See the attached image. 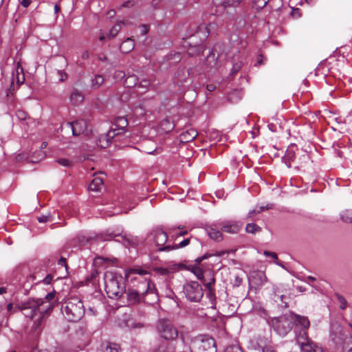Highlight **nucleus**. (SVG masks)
<instances>
[{
	"instance_id": "nucleus-1",
	"label": "nucleus",
	"mask_w": 352,
	"mask_h": 352,
	"mask_svg": "<svg viewBox=\"0 0 352 352\" xmlns=\"http://www.w3.org/2000/svg\"><path fill=\"white\" fill-rule=\"evenodd\" d=\"M126 276L130 278L133 287L124 292L129 305L141 302L152 305L158 301L157 291L155 284L151 282V274L148 270L134 267L127 271Z\"/></svg>"
},
{
	"instance_id": "nucleus-2",
	"label": "nucleus",
	"mask_w": 352,
	"mask_h": 352,
	"mask_svg": "<svg viewBox=\"0 0 352 352\" xmlns=\"http://www.w3.org/2000/svg\"><path fill=\"white\" fill-rule=\"evenodd\" d=\"M8 312L21 311L25 318L33 320L36 316L38 323L44 317L52 311V305L50 303L45 304L43 300L28 298V300L16 304L15 307L12 302L7 305Z\"/></svg>"
},
{
	"instance_id": "nucleus-3",
	"label": "nucleus",
	"mask_w": 352,
	"mask_h": 352,
	"mask_svg": "<svg viewBox=\"0 0 352 352\" xmlns=\"http://www.w3.org/2000/svg\"><path fill=\"white\" fill-rule=\"evenodd\" d=\"M61 311L68 321L76 322L83 317L85 307L80 298L72 297L67 299L62 303Z\"/></svg>"
},
{
	"instance_id": "nucleus-4",
	"label": "nucleus",
	"mask_w": 352,
	"mask_h": 352,
	"mask_svg": "<svg viewBox=\"0 0 352 352\" xmlns=\"http://www.w3.org/2000/svg\"><path fill=\"white\" fill-rule=\"evenodd\" d=\"M105 291L110 298H118L126 292L125 283L121 276H118L111 272H107L104 275Z\"/></svg>"
},
{
	"instance_id": "nucleus-5",
	"label": "nucleus",
	"mask_w": 352,
	"mask_h": 352,
	"mask_svg": "<svg viewBox=\"0 0 352 352\" xmlns=\"http://www.w3.org/2000/svg\"><path fill=\"white\" fill-rule=\"evenodd\" d=\"M128 124V120L125 117H117L113 123L114 127L111 128L107 134L99 138L100 145L103 148L107 147L113 140L116 141V138L126 132Z\"/></svg>"
},
{
	"instance_id": "nucleus-6",
	"label": "nucleus",
	"mask_w": 352,
	"mask_h": 352,
	"mask_svg": "<svg viewBox=\"0 0 352 352\" xmlns=\"http://www.w3.org/2000/svg\"><path fill=\"white\" fill-rule=\"evenodd\" d=\"M293 313L285 314L270 319L269 324L280 336L285 337L290 332L295 324Z\"/></svg>"
},
{
	"instance_id": "nucleus-7",
	"label": "nucleus",
	"mask_w": 352,
	"mask_h": 352,
	"mask_svg": "<svg viewBox=\"0 0 352 352\" xmlns=\"http://www.w3.org/2000/svg\"><path fill=\"white\" fill-rule=\"evenodd\" d=\"M159 336L166 341H174L179 335L177 328L167 318L159 319L155 325Z\"/></svg>"
},
{
	"instance_id": "nucleus-8",
	"label": "nucleus",
	"mask_w": 352,
	"mask_h": 352,
	"mask_svg": "<svg viewBox=\"0 0 352 352\" xmlns=\"http://www.w3.org/2000/svg\"><path fill=\"white\" fill-rule=\"evenodd\" d=\"M191 352H216L213 338L206 335H199L193 338L190 344Z\"/></svg>"
},
{
	"instance_id": "nucleus-9",
	"label": "nucleus",
	"mask_w": 352,
	"mask_h": 352,
	"mask_svg": "<svg viewBox=\"0 0 352 352\" xmlns=\"http://www.w3.org/2000/svg\"><path fill=\"white\" fill-rule=\"evenodd\" d=\"M296 339L302 352H323L322 348L309 339L305 331L296 334Z\"/></svg>"
},
{
	"instance_id": "nucleus-10",
	"label": "nucleus",
	"mask_w": 352,
	"mask_h": 352,
	"mask_svg": "<svg viewBox=\"0 0 352 352\" xmlns=\"http://www.w3.org/2000/svg\"><path fill=\"white\" fill-rule=\"evenodd\" d=\"M184 293L186 297L192 302H199L204 295L201 285L196 281L184 285Z\"/></svg>"
},
{
	"instance_id": "nucleus-11",
	"label": "nucleus",
	"mask_w": 352,
	"mask_h": 352,
	"mask_svg": "<svg viewBox=\"0 0 352 352\" xmlns=\"http://www.w3.org/2000/svg\"><path fill=\"white\" fill-rule=\"evenodd\" d=\"M218 226L221 228L223 232L230 234L238 233L241 228V226L234 221H221L218 223Z\"/></svg>"
},
{
	"instance_id": "nucleus-12",
	"label": "nucleus",
	"mask_w": 352,
	"mask_h": 352,
	"mask_svg": "<svg viewBox=\"0 0 352 352\" xmlns=\"http://www.w3.org/2000/svg\"><path fill=\"white\" fill-rule=\"evenodd\" d=\"M152 234L154 242L156 246L158 247V250L162 251L160 248L166 246L165 244L168 240L167 234L162 229L157 228L153 231Z\"/></svg>"
},
{
	"instance_id": "nucleus-13",
	"label": "nucleus",
	"mask_w": 352,
	"mask_h": 352,
	"mask_svg": "<svg viewBox=\"0 0 352 352\" xmlns=\"http://www.w3.org/2000/svg\"><path fill=\"white\" fill-rule=\"evenodd\" d=\"M65 127L72 131L74 136H78L86 129V122L85 120H77L73 122H67Z\"/></svg>"
},
{
	"instance_id": "nucleus-14",
	"label": "nucleus",
	"mask_w": 352,
	"mask_h": 352,
	"mask_svg": "<svg viewBox=\"0 0 352 352\" xmlns=\"http://www.w3.org/2000/svg\"><path fill=\"white\" fill-rule=\"evenodd\" d=\"M296 151H298L296 145H291L286 150L283 159L289 168L292 166V163L296 160Z\"/></svg>"
},
{
	"instance_id": "nucleus-15",
	"label": "nucleus",
	"mask_w": 352,
	"mask_h": 352,
	"mask_svg": "<svg viewBox=\"0 0 352 352\" xmlns=\"http://www.w3.org/2000/svg\"><path fill=\"white\" fill-rule=\"evenodd\" d=\"M214 226H217L216 224H213L211 226L208 227L206 229L207 234L209 237L214 241H221L223 240V235L217 228H214Z\"/></svg>"
},
{
	"instance_id": "nucleus-16",
	"label": "nucleus",
	"mask_w": 352,
	"mask_h": 352,
	"mask_svg": "<svg viewBox=\"0 0 352 352\" xmlns=\"http://www.w3.org/2000/svg\"><path fill=\"white\" fill-rule=\"evenodd\" d=\"M198 135V132L192 128L186 129L180 135V140L182 142H188L192 141Z\"/></svg>"
},
{
	"instance_id": "nucleus-17",
	"label": "nucleus",
	"mask_w": 352,
	"mask_h": 352,
	"mask_svg": "<svg viewBox=\"0 0 352 352\" xmlns=\"http://www.w3.org/2000/svg\"><path fill=\"white\" fill-rule=\"evenodd\" d=\"M241 3V0H222L219 8H222L223 12L229 13L230 8H236Z\"/></svg>"
},
{
	"instance_id": "nucleus-18",
	"label": "nucleus",
	"mask_w": 352,
	"mask_h": 352,
	"mask_svg": "<svg viewBox=\"0 0 352 352\" xmlns=\"http://www.w3.org/2000/svg\"><path fill=\"white\" fill-rule=\"evenodd\" d=\"M295 316V324L296 326L300 325L302 327V330L300 332H303L304 331L307 332V329L310 326V322L309 319L305 316H301L297 314H294Z\"/></svg>"
},
{
	"instance_id": "nucleus-19",
	"label": "nucleus",
	"mask_w": 352,
	"mask_h": 352,
	"mask_svg": "<svg viewBox=\"0 0 352 352\" xmlns=\"http://www.w3.org/2000/svg\"><path fill=\"white\" fill-rule=\"evenodd\" d=\"M175 128V124L173 122L168 118L162 120L160 124L159 129L162 132L168 133L173 131Z\"/></svg>"
},
{
	"instance_id": "nucleus-20",
	"label": "nucleus",
	"mask_w": 352,
	"mask_h": 352,
	"mask_svg": "<svg viewBox=\"0 0 352 352\" xmlns=\"http://www.w3.org/2000/svg\"><path fill=\"white\" fill-rule=\"evenodd\" d=\"M188 44L189 45V48L187 52L190 56H192L197 55L203 51V47L201 46V40L195 43L189 41L188 42Z\"/></svg>"
},
{
	"instance_id": "nucleus-21",
	"label": "nucleus",
	"mask_w": 352,
	"mask_h": 352,
	"mask_svg": "<svg viewBox=\"0 0 352 352\" xmlns=\"http://www.w3.org/2000/svg\"><path fill=\"white\" fill-rule=\"evenodd\" d=\"M252 281L257 286H262L267 282V277L263 271H257L252 276Z\"/></svg>"
},
{
	"instance_id": "nucleus-22",
	"label": "nucleus",
	"mask_w": 352,
	"mask_h": 352,
	"mask_svg": "<svg viewBox=\"0 0 352 352\" xmlns=\"http://www.w3.org/2000/svg\"><path fill=\"white\" fill-rule=\"evenodd\" d=\"M69 100L74 105H79L82 102L84 96L79 90L74 89L70 94Z\"/></svg>"
},
{
	"instance_id": "nucleus-23",
	"label": "nucleus",
	"mask_w": 352,
	"mask_h": 352,
	"mask_svg": "<svg viewBox=\"0 0 352 352\" xmlns=\"http://www.w3.org/2000/svg\"><path fill=\"white\" fill-rule=\"evenodd\" d=\"M135 47L134 41L131 38H127L120 46V50L122 53L127 54L132 51Z\"/></svg>"
},
{
	"instance_id": "nucleus-24",
	"label": "nucleus",
	"mask_w": 352,
	"mask_h": 352,
	"mask_svg": "<svg viewBox=\"0 0 352 352\" xmlns=\"http://www.w3.org/2000/svg\"><path fill=\"white\" fill-rule=\"evenodd\" d=\"M103 181L99 177H96L92 179L89 185V189L91 191H99L103 187Z\"/></svg>"
},
{
	"instance_id": "nucleus-25",
	"label": "nucleus",
	"mask_w": 352,
	"mask_h": 352,
	"mask_svg": "<svg viewBox=\"0 0 352 352\" xmlns=\"http://www.w3.org/2000/svg\"><path fill=\"white\" fill-rule=\"evenodd\" d=\"M190 243V239H186L181 241L179 243L175 245L174 246L168 245L160 248L161 250L170 251L175 249L182 248L186 247Z\"/></svg>"
},
{
	"instance_id": "nucleus-26",
	"label": "nucleus",
	"mask_w": 352,
	"mask_h": 352,
	"mask_svg": "<svg viewBox=\"0 0 352 352\" xmlns=\"http://www.w3.org/2000/svg\"><path fill=\"white\" fill-rule=\"evenodd\" d=\"M340 219L344 223H352V210H345L340 214Z\"/></svg>"
},
{
	"instance_id": "nucleus-27",
	"label": "nucleus",
	"mask_w": 352,
	"mask_h": 352,
	"mask_svg": "<svg viewBox=\"0 0 352 352\" xmlns=\"http://www.w3.org/2000/svg\"><path fill=\"white\" fill-rule=\"evenodd\" d=\"M104 77L101 75H96L91 80V87L94 89H98L104 82Z\"/></svg>"
},
{
	"instance_id": "nucleus-28",
	"label": "nucleus",
	"mask_w": 352,
	"mask_h": 352,
	"mask_svg": "<svg viewBox=\"0 0 352 352\" xmlns=\"http://www.w3.org/2000/svg\"><path fill=\"white\" fill-rule=\"evenodd\" d=\"M217 46H218V45H215L214 46L212 51L210 52V54L206 58V62L210 67H214L216 65L215 54L214 52L217 50Z\"/></svg>"
},
{
	"instance_id": "nucleus-29",
	"label": "nucleus",
	"mask_w": 352,
	"mask_h": 352,
	"mask_svg": "<svg viewBox=\"0 0 352 352\" xmlns=\"http://www.w3.org/2000/svg\"><path fill=\"white\" fill-rule=\"evenodd\" d=\"M124 24V22L120 21L118 23H117L116 25H114L109 31L108 36L109 38H113L115 37L117 34L119 32V31L121 30V25Z\"/></svg>"
},
{
	"instance_id": "nucleus-30",
	"label": "nucleus",
	"mask_w": 352,
	"mask_h": 352,
	"mask_svg": "<svg viewBox=\"0 0 352 352\" xmlns=\"http://www.w3.org/2000/svg\"><path fill=\"white\" fill-rule=\"evenodd\" d=\"M335 297L336 298L338 302L340 303L339 307L342 310L345 309L348 305L347 301L345 299V298L338 293L335 294Z\"/></svg>"
},
{
	"instance_id": "nucleus-31",
	"label": "nucleus",
	"mask_w": 352,
	"mask_h": 352,
	"mask_svg": "<svg viewBox=\"0 0 352 352\" xmlns=\"http://www.w3.org/2000/svg\"><path fill=\"white\" fill-rule=\"evenodd\" d=\"M245 230L248 233L254 234L256 232H260L261 230V227H259L256 223H248L245 227Z\"/></svg>"
},
{
	"instance_id": "nucleus-32",
	"label": "nucleus",
	"mask_w": 352,
	"mask_h": 352,
	"mask_svg": "<svg viewBox=\"0 0 352 352\" xmlns=\"http://www.w3.org/2000/svg\"><path fill=\"white\" fill-rule=\"evenodd\" d=\"M121 347L116 343H108L104 352H120Z\"/></svg>"
},
{
	"instance_id": "nucleus-33",
	"label": "nucleus",
	"mask_w": 352,
	"mask_h": 352,
	"mask_svg": "<svg viewBox=\"0 0 352 352\" xmlns=\"http://www.w3.org/2000/svg\"><path fill=\"white\" fill-rule=\"evenodd\" d=\"M56 295V292L54 290L52 292L48 293L44 298H41V300H43L45 304L50 303L52 305V309L54 307V303L52 302V300L54 299Z\"/></svg>"
},
{
	"instance_id": "nucleus-34",
	"label": "nucleus",
	"mask_w": 352,
	"mask_h": 352,
	"mask_svg": "<svg viewBox=\"0 0 352 352\" xmlns=\"http://www.w3.org/2000/svg\"><path fill=\"white\" fill-rule=\"evenodd\" d=\"M167 349L168 344L164 342H161L151 350V352H167Z\"/></svg>"
},
{
	"instance_id": "nucleus-35",
	"label": "nucleus",
	"mask_w": 352,
	"mask_h": 352,
	"mask_svg": "<svg viewBox=\"0 0 352 352\" xmlns=\"http://www.w3.org/2000/svg\"><path fill=\"white\" fill-rule=\"evenodd\" d=\"M269 0H254L253 7L256 10H261L266 6Z\"/></svg>"
},
{
	"instance_id": "nucleus-36",
	"label": "nucleus",
	"mask_w": 352,
	"mask_h": 352,
	"mask_svg": "<svg viewBox=\"0 0 352 352\" xmlns=\"http://www.w3.org/2000/svg\"><path fill=\"white\" fill-rule=\"evenodd\" d=\"M309 160V155L308 153L303 151L302 152V155L298 157V164L300 166H302L304 164H306Z\"/></svg>"
},
{
	"instance_id": "nucleus-37",
	"label": "nucleus",
	"mask_w": 352,
	"mask_h": 352,
	"mask_svg": "<svg viewBox=\"0 0 352 352\" xmlns=\"http://www.w3.org/2000/svg\"><path fill=\"white\" fill-rule=\"evenodd\" d=\"M223 352H243L241 348L237 344H232L227 346Z\"/></svg>"
},
{
	"instance_id": "nucleus-38",
	"label": "nucleus",
	"mask_w": 352,
	"mask_h": 352,
	"mask_svg": "<svg viewBox=\"0 0 352 352\" xmlns=\"http://www.w3.org/2000/svg\"><path fill=\"white\" fill-rule=\"evenodd\" d=\"M137 78L135 76H131L126 78L125 83L127 87L135 86L137 85Z\"/></svg>"
},
{
	"instance_id": "nucleus-39",
	"label": "nucleus",
	"mask_w": 352,
	"mask_h": 352,
	"mask_svg": "<svg viewBox=\"0 0 352 352\" xmlns=\"http://www.w3.org/2000/svg\"><path fill=\"white\" fill-rule=\"evenodd\" d=\"M242 65H243V62L241 60H239V61L234 63L232 65L231 74L232 75H234L235 74H236L241 69Z\"/></svg>"
},
{
	"instance_id": "nucleus-40",
	"label": "nucleus",
	"mask_w": 352,
	"mask_h": 352,
	"mask_svg": "<svg viewBox=\"0 0 352 352\" xmlns=\"http://www.w3.org/2000/svg\"><path fill=\"white\" fill-rule=\"evenodd\" d=\"M37 219L40 223H46L53 221V218L50 214L38 217Z\"/></svg>"
},
{
	"instance_id": "nucleus-41",
	"label": "nucleus",
	"mask_w": 352,
	"mask_h": 352,
	"mask_svg": "<svg viewBox=\"0 0 352 352\" xmlns=\"http://www.w3.org/2000/svg\"><path fill=\"white\" fill-rule=\"evenodd\" d=\"M57 162L63 166H65V167H68V166H72V162L67 160V159H65V158H60V159H58L57 160Z\"/></svg>"
},
{
	"instance_id": "nucleus-42",
	"label": "nucleus",
	"mask_w": 352,
	"mask_h": 352,
	"mask_svg": "<svg viewBox=\"0 0 352 352\" xmlns=\"http://www.w3.org/2000/svg\"><path fill=\"white\" fill-rule=\"evenodd\" d=\"M212 256V254H210L209 253H206L204 254L203 256H199V257H197L196 259H195V262L197 263H200L202 261L205 260V259H207L210 257Z\"/></svg>"
},
{
	"instance_id": "nucleus-43",
	"label": "nucleus",
	"mask_w": 352,
	"mask_h": 352,
	"mask_svg": "<svg viewBox=\"0 0 352 352\" xmlns=\"http://www.w3.org/2000/svg\"><path fill=\"white\" fill-rule=\"evenodd\" d=\"M229 253H230V251L223 250V251H217L214 253H212V254L209 253V254H212V256H223L225 254H228Z\"/></svg>"
},
{
	"instance_id": "nucleus-44",
	"label": "nucleus",
	"mask_w": 352,
	"mask_h": 352,
	"mask_svg": "<svg viewBox=\"0 0 352 352\" xmlns=\"http://www.w3.org/2000/svg\"><path fill=\"white\" fill-rule=\"evenodd\" d=\"M16 116H17V118L19 119H20L21 120H24L26 118V113L23 111H21V110H18L16 112Z\"/></svg>"
},
{
	"instance_id": "nucleus-45",
	"label": "nucleus",
	"mask_w": 352,
	"mask_h": 352,
	"mask_svg": "<svg viewBox=\"0 0 352 352\" xmlns=\"http://www.w3.org/2000/svg\"><path fill=\"white\" fill-rule=\"evenodd\" d=\"M98 274V271L96 270H94L91 272L90 276L87 277V281H89V282L92 281L97 277Z\"/></svg>"
},
{
	"instance_id": "nucleus-46",
	"label": "nucleus",
	"mask_w": 352,
	"mask_h": 352,
	"mask_svg": "<svg viewBox=\"0 0 352 352\" xmlns=\"http://www.w3.org/2000/svg\"><path fill=\"white\" fill-rule=\"evenodd\" d=\"M125 76V74L124 72L118 70L114 74V78L117 79H122Z\"/></svg>"
},
{
	"instance_id": "nucleus-47",
	"label": "nucleus",
	"mask_w": 352,
	"mask_h": 352,
	"mask_svg": "<svg viewBox=\"0 0 352 352\" xmlns=\"http://www.w3.org/2000/svg\"><path fill=\"white\" fill-rule=\"evenodd\" d=\"M58 75L60 76V81L63 82V81H65L67 79V75L63 71L58 70Z\"/></svg>"
},
{
	"instance_id": "nucleus-48",
	"label": "nucleus",
	"mask_w": 352,
	"mask_h": 352,
	"mask_svg": "<svg viewBox=\"0 0 352 352\" xmlns=\"http://www.w3.org/2000/svg\"><path fill=\"white\" fill-rule=\"evenodd\" d=\"M149 84H150V82L148 80L144 79L140 82V84L138 85V87H142V88H147L148 87Z\"/></svg>"
},
{
	"instance_id": "nucleus-49",
	"label": "nucleus",
	"mask_w": 352,
	"mask_h": 352,
	"mask_svg": "<svg viewBox=\"0 0 352 352\" xmlns=\"http://www.w3.org/2000/svg\"><path fill=\"white\" fill-rule=\"evenodd\" d=\"M157 271L162 275H168L170 272L169 270L164 267H160L157 270Z\"/></svg>"
},
{
	"instance_id": "nucleus-50",
	"label": "nucleus",
	"mask_w": 352,
	"mask_h": 352,
	"mask_svg": "<svg viewBox=\"0 0 352 352\" xmlns=\"http://www.w3.org/2000/svg\"><path fill=\"white\" fill-rule=\"evenodd\" d=\"M53 279V276L51 274H48L43 280V283L45 285H49L51 283Z\"/></svg>"
},
{
	"instance_id": "nucleus-51",
	"label": "nucleus",
	"mask_w": 352,
	"mask_h": 352,
	"mask_svg": "<svg viewBox=\"0 0 352 352\" xmlns=\"http://www.w3.org/2000/svg\"><path fill=\"white\" fill-rule=\"evenodd\" d=\"M264 255L271 256L274 259H278L277 254L275 252H271L269 251H264L263 252Z\"/></svg>"
},
{
	"instance_id": "nucleus-52",
	"label": "nucleus",
	"mask_w": 352,
	"mask_h": 352,
	"mask_svg": "<svg viewBox=\"0 0 352 352\" xmlns=\"http://www.w3.org/2000/svg\"><path fill=\"white\" fill-rule=\"evenodd\" d=\"M58 264L59 265H61V266H64L66 269L68 267H67V261H66V258H63V257H61L58 261Z\"/></svg>"
},
{
	"instance_id": "nucleus-53",
	"label": "nucleus",
	"mask_w": 352,
	"mask_h": 352,
	"mask_svg": "<svg viewBox=\"0 0 352 352\" xmlns=\"http://www.w3.org/2000/svg\"><path fill=\"white\" fill-rule=\"evenodd\" d=\"M263 352H275L274 348L270 345H266L265 346L263 349Z\"/></svg>"
},
{
	"instance_id": "nucleus-54",
	"label": "nucleus",
	"mask_w": 352,
	"mask_h": 352,
	"mask_svg": "<svg viewBox=\"0 0 352 352\" xmlns=\"http://www.w3.org/2000/svg\"><path fill=\"white\" fill-rule=\"evenodd\" d=\"M19 1L24 8H28L30 4V0H19Z\"/></svg>"
},
{
	"instance_id": "nucleus-55",
	"label": "nucleus",
	"mask_w": 352,
	"mask_h": 352,
	"mask_svg": "<svg viewBox=\"0 0 352 352\" xmlns=\"http://www.w3.org/2000/svg\"><path fill=\"white\" fill-rule=\"evenodd\" d=\"M272 208V205H267L265 207V206H260L258 210H257V213H260L262 211H263L264 210H268V209H270Z\"/></svg>"
},
{
	"instance_id": "nucleus-56",
	"label": "nucleus",
	"mask_w": 352,
	"mask_h": 352,
	"mask_svg": "<svg viewBox=\"0 0 352 352\" xmlns=\"http://www.w3.org/2000/svg\"><path fill=\"white\" fill-rule=\"evenodd\" d=\"M263 63V56L259 55L257 58L256 63L255 64L256 66H259Z\"/></svg>"
},
{
	"instance_id": "nucleus-57",
	"label": "nucleus",
	"mask_w": 352,
	"mask_h": 352,
	"mask_svg": "<svg viewBox=\"0 0 352 352\" xmlns=\"http://www.w3.org/2000/svg\"><path fill=\"white\" fill-rule=\"evenodd\" d=\"M206 89L208 91H212L214 90L215 86L212 84H209V85H207Z\"/></svg>"
},
{
	"instance_id": "nucleus-58",
	"label": "nucleus",
	"mask_w": 352,
	"mask_h": 352,
	"mask_svg": "<svg viewBox=\"0 0 352 352\" xmlns=\"http://www.w3.org/2000/svg\"><path fill=\"white\" fill-rule=\"evenodd\" d=\"M241 282H242V278H241L239 276H236L235 283H234L235 285L239 286L241 285Z\"/></svg>"
},
{
	"instance_id": "nucleus-59",
	"label": "nucleus",
	"mask_w": 352,
	"mask_h": 352,
	"mask_svg": "<svg viewBox=\"0 0 352 352\" xmlns=\"http://www.w3.org/2000/svg\"><path fill=\"white\" fill-rule=\"evenodd\" d=\"M214 283H215V279H214V278H212V280H211V281H210V282H209V283H206L205 285H206V286L208 288H210V287H212V285H213L214 284Z\"/></svg>"
},
{
	"instance_id": "nucleus-60",
	"label": "nucleus",
	"mask_w": 352,
	"mask_h": 352,
	"mask_svg": "<svg viewBox=\"0 0 352 352\" xmlns=\"http://www.w3.org/2000/svg\"><path fill=\"white\" fill-rule=\"evenodd\" d=\"M202 28H203L204 30H206V27H202V26L199 27V30H197V32H196V34H195V35H192L189 38H190V39H192V38H193L194 37L197 36L199 34V31H200Z\"/></svg>"
},
{
	"instance_id": "nucleus-61",
	"label": "nucleus",
	"mask_w": 352,
	"mask_h": 352,
	"mask_svg": "<svg viewBox=\"0 0 352 352\" xmlns=\"http://www.w3.org/2000/svg\"><path fill=\"white\" fill-rule=\"evenodd\" d=\"M132 3L130 1H125L122 3V7H129L130 6H131Z\"/></svg>"
},
{
	"instance_id": "nucleus-62",
	"label": "nucleus",
	"mask_w": 352,
	"mask_h": 352,
	"mask_svg": "<svg viewBox=\"0 0 352 352\" xmlns=\"http://www.w3.org/2000/svg\"><path fill=\"white\" fill-rule=\"evenodd\" d=\"M122 238H124L126 241L128 243V244H132L133 243V241L126 236V235H124V236H122Z\"/></svg>"
},
{
	"instance_id": "nucleus-63",
	"label": "nucleus",
	"mask_w": 352,
	"mask_h": 352,
	"mask_svg": "<svg viewBox=\"0 0 352 352\" xmlns=\"http://www.w3.org/2000/svg\"><path fill=\"white\" fill-rule=\"evenodd\" d=\"M257 210H252V211H250V212L248 213V215H249L250 217H252L254 214H258V213H257Z\"/></svg>"
},
{
	"instance_id": "nucleus-64",
	"label": "nucleus",
	"mask_w": 352,
	"mask_h": 352,
	"mask_svg": "<svg viewBox=\"0 0 352 352\" xmlns=\"http://www.w3.org/2000/svg\"><path fill=\"white\" fill-rule=\"evenodd\" d=\"M115 11L111 10L108 12L107 14L109 16V17H113L115 15Z\"/></svg>"
}]
</instances>
